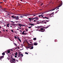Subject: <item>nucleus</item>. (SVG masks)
Instances as JSON below:
<instances>
[{
  "label": "nucleus",
  "mask_w": 63,
  "mask_h": 63,
  "mask_svg": "<svg viewBox=\"0 0 63 63\" xmlns=\"http://www.w3.org/2000/svg\"><path fill=\"white\" fill-rule=\"evenodd\" d=\"M7 52L8 53H9L10 52V51L9 50H8Z\"/></svg>",
  "instance_id": "20"
},
{
  "label": "nucleus",
  "mask_w": 63,
  "mask_h": 63,
  "mask_svg": "<svg viewBox=\"0 0 63 63\" xmlns=\"http://www.w3.org/2000/svg\"><path fill=\"white\" fill-rule=\"evenodd\" d=\"M15 38V39H17V37H16V36H15L14 37Z\"/></svg>",
  "instance_id": "34"
},
{
  "label": "nucleus",
  "mask_w": 63,
  "mask_h": 63,
  "mask_svg": "<svg viewBox=\"0 0 63 63\" xmlns=\"http://www.w3.org/2000/svg\"><path fill=\"white\" fill-rule=\"evenodd\" d=\"M18 49H19V47H17Z\"/></svg>",
  "instance_id": "49"
},
{
  "label": "nucleus",
  "mask_w": 63,
  "mask_h": 63,
  "mask_svg": "<svg viewBox=\"0 0 63 63\" xmlns=\"http://www.w3.org/2000/svg\"><path fill=\"white\" fill-rule=\"evenodd\" d=\"M11 57V59H13V57L12 56Z\"/></svg>",
  "instance_id": "47"
},
{
  "label": "nucleus",
  "mask_w": 63,
  "mask_h": 63,
  "mask_svg": "<svg viewBox=\"0 0 63 63\" xmlns=\"http://www.w3.org/2000/svg\"><path fill=\"white\" fill-rule=\"evenodd\" d=\"M23 32H25V31H23Z\"/></svg>",
  "instance_id": "63"
},
{
  "label": "nucleus",
  "mask_w": 63,
  "mask_h": 63,
  "mask_svg": "<svg viewBox=\"0 0 63 63\" xmlns=\"http://www.w3.org/2000/svg\"><path fill=\"white\" fill-rule=\"evenodd\" d=\"M15 57H16V58L17 57V56H16V55L15 56Z\"/></svg>",
  "instance_id": "38"
},
{
  "label": "nucleus",
  "mask_w": 63,
  "mask_h": 63,
  "mask_svg": "<svg viewBox=\"0 0 63 63\" xmlns=\"http://www.w3.org/2000/svg\"><path fill=\"white\" fill-rule=\"evenodd\" d=\"M41 32H45V29H44L43 31H40Z\"/></svg>",
  "instance_id": "21"
},
{
  "label": "nucleus",
  "mask_w": 63,
  "mask_h": 63,
  "mask_svg": "<svg viewBox=\"0 0 63 63\" xmlns=\"http://www.w3.org/2000/svg\"><path fill=\"white\" fill-rule=\"evenodd\" d=\"M20 57L19 56H18V57Z\"/></svg>",
  "instance_id": "56"
},
{
  "label": "nucleus",
  "mask_w": 63,
  "mask_h": 63,
  "mask_svg": "<svg viewBox=\"0 0 63 63\" xmlns=\"http://www.w3.org/2000/svg\"><path fill=\"white\" fill-rule=\"evenodd\" d=\"M25 54H28V53H27V52H25Z\"/></svg>",
  "instance_id": "33"
},
{
  "label": "nucleus",
  "mask_w": 63,
  "mask_h": 63,
  "mask_svg": "<svg viewBox=\"0 0 63 63\" xmlns=\"http://www.w3.org/2000/svg\"><path fill=\"white\" fill-rule=\"evenodd\" d=\"M15 61H16V59L13 58L12 59H11L10 62L11 63H13Z\"/></svg>",
  "instance_id": "2"
},
{
  "label": "nucleus",
  "mask_w": 63,
  "mask_h": 63,
  "mask_svg": "<svg viewBox=\"0 0 63 63\" xmlns=\"http://www.w3.org/2000/svg\"><path fill=\"white\" fill-rule=\"evenodd\" d=\"M39 43H41V40H39Z\"/></svg>",
  "instance_id": "42"
},
{
  "label": "nucleus",
  "mask_w": 63,
  "mask_h": 63,
  "mask_svg": "<svg viewBox=\"0 0 63 63\" xmlns=\"http://www.w3.org/2000/svg\"><path fill=\"white\" fill-rule=\"evenodd\" d=\"M29 25H31L32 26H34V24H29Z\"/></svg>",
  "instance_id": "14"
},
{
  "label": "nucleus",
  "mask_w": 63,
  "mask_h": 63,
  "mask_svg": "<svg viewBox=\"0 0 63 63\" xmlns=\"http://www.w3.org/2000/svg\"><path fill=\"white\" fill-rule=\"evenodd\" d=\"M42 27V26H39V27H36V28H39V27Z\"/></svg>",
  "instance_id": "27"
},
{
  "label": "nucleus",
  "mask_w": 63,
  "mask_h": 63,
  "mask_svg": "<svg viewBox=\"0 0 63 63\" xmlns=\"http://www.w3.org/2000/svg\"><path fill=\"white\" fill-rule=\"evenodd\" d=\"M44 23H45V24H46V23H47V22H44Z\"/></svg>",
  "instance_id": "59"
},
{
  "label": "nucleus",
  "mask_w": 63,
  "mask_h": 63,
  "mask_svg": "<svg viewBox=\"0 0 63 63\" xmlns=\"http://www.w3.org/2000/svg\"><path fill=\"white\" fill-rule=\"evenodd\" d=\"M15 61H17V62H18V61L17 60H15Z\"/></svg>",
  "instance_id": "43"
},
{
  "label": "nucleus",
  "mask_w": 63,
  "mask_h": 63,
  "mask_svg": "<svg viewBox=\"0 0 63 63\" xmlns=\"http://www.w3.org/2000/svg\"><path fill=\"white\" fill-rule=\"evenodd\" d=\"M63 3H62V1H61V3H60V4H59V5L58 6V7H61V6L62 5V4Z\"/></svg>",
  "instance_id": "4"
},
{
  "label": "nucleus",
  "mask_w": 63,
  "mask_h": 63,
  "mask_svg": "<svg viewBox=\"0 0 63 63\" xmlns=\"http://www.w3.org/2000/svg\"><path fill=\"white\" fill-rule=\"evenodd\" d=\"M20 17H21V18H22V17H24L23 16H20Z\"/></svg>",
  "instance_id": "29"
},
{
  "label": "nucleus",
  "mask_w": 63,
  "mask_h": 63,
  "mask_svg": "<svg viewBox=\"0 0 63 63\" xmlns=\"http://www.w3.org/2000/svg\"><path fill=\"white\" fill-rule=\"evenodd\" d=\"M26 31H28V29H26Z\"/></svg>",
  "instance_id": "41"
},
{
  "label": "nucleus",
  "mask_w": 63,
  "mask_h": 63,
  "mask_svg": "<svg viewBox=\"0 0 63 63\" xmlns=\"http://www.w3.org/2000/svg\"><path fill=\"white\" fill-rule=\"evenodd\" d=\"M29 21H32L31 20H29Z\"/></svg>",
  "instance_id": "64"
},
{
  "label": "nucleus",
  "mask_w": 63,
  "mask_h": 63,
  "mask_svg": "<svg viewBox=\"0 0 63 63\" xmlns=\"http://www.w3.org/2000/svg\"><path fill=\"white\" fill-rule=\"evenodd\" d=\"M32 28L31 27H28V28L29 29H30V28Z\"/></svg>",
  "instance_id": "37"
},
{
  "label": "nucleus",
  "mask_w": 63,
  "mask_h": 63,
  "mask_svg": "<svg viewBox=\"0 0 63 63\" xmlns=\"http://www.w3.org/2000/svg\"><path fill=\"white\" fill-rule=\"evenodd\" d=\"M50 26V25H49L48 26H47L46 27H44V28H45V29H46V28H48V27H49Z\"/></svg>",
  "instance_id": "11"
},
{
  "label": "nucleus",
  "mask_w": 63,
  "mask_h": 63,
  "mask_svg": "<svg viewBox=\"0 0 63 63\" xmlns=\"http://www.w3.org/2000/svg\"><path fill=\"white\" fill-rule=\"evenodd\" d=\"M3 31H4V32H5V30H3Z\"/></svg>",
  "instance_id": "50"
},
{
  "label": "nucleus",
  "mask_w": 63,
  "mask_h": 63,
  "mask_svg": "<svg viewBox=\"0 0 63 63\" xmlns=\"http://www.w3.org/2000/svg\"><path fill=\"white\" fill-rule=\"evenodd\" d=\"M40 16L42 17V18H44L43 17H43L44 16V15H43L41 14L40 15Z\"/></svg>",
  "instance_id": "13"
},
{
  "label": "nucleus",
  "mask_w": 63,
  "mask_h": 63,
  "mask_svg": "<svg viewBox=\"0 0 63 63\" xmlns=\"http://www.w3.org/2000/svg\"><path fill=\"white\" fill-rule=\"evenodd\" d=\"M19 26V27H21V26H24V25L21 24H18Z\"/></svg>",
  "instance_id": "5"
},
{
  "label": "nucleus",
  "mask_w": 63,
  "mask_h": 63,
  "mask_svg": "<svg viewBox=\"0 0 63 63\" xmlns=\"http://www.w3.org/2000/svg\"><path fill=\"white\" fill-rule=\"evenodd\" d=\"M24 15H26V16H29L28 14H24Z\"/></svg>",
  "instance_id": "23"
},
{
  "label": "nucleus",
  "mask_w": 63,
  "mask_h": 63,
  "mask_svg": "<svg viewBox=\"0 0 63 63\" xmlns=\"http://www.w3.org/2000/svg\"><path fill=\"white\" fill-rule=\"evenodd\" d=\"M35 17L33 18V19H35Z\"/></svg>",
  "instance_id": "60"
},
{
  "label": "nucleus",
  "mask_w": 63,
  "mask_h": 63,
  "mask_svg": "<svg viewBox=\"0 0 63 63\" xmlns=\"http://www.w3.org/2000/svg\"><path fill=\"white\" fill-rule=\"evenodd\" d=\"M18 28H19V29H21V28H19L18 27Z\"/></svg>",
  "instance_id": "44"
},
{
  "label": "nucleus",
  "mask_w": 63,
  "mask_h": 63,
  "mask_svg": "<svg viewBox=\"0 0 63 63\" xmlns=\"http://www.w3.org/2000/svg\"><path fill=\"white\" fill-rule=\"evenodd\" d=\"M29 20H32V18H29Z\"/></svg>",
  "instance_id": "28"
},
{
  "label": "nucleus",
  "mask_w": 63,
  "mask_h": 63,
  "mask_svg": "<svg viewBox=\"0 0 63 63\" xmlns=\"http://www.w3.org/2000/svg\"><path fill=\"white\" fill-rule=\"evenodd\" d=\"M43 21H45V20H43V21H42V23H43Z\"/></svg>",
  "instance_id": "51"
},
{
  "label": "nucleus",
  "mask_w": 63,
  "mask_h": 63,
  "mask_svg": "<svg viewBox=\"0 0 63 63\" xmlns=\"http://www.w3.org/2000/svg\"><path fill=\"white\" fill-rule=\"evenodd\" d=\"M17 39H19V37L18 36H17Z\"/></svg>",
  "instance_id": "40"
},
{
  "label": "nucleus",
  "mask_w": 63,
  "mask_h": 63,
  "mask_svg": "<svg viewBox=\"0 0 63 63\" xmlns=\"http://www.w3.org/2000/svg\"><path fill=\"white\" fill-rule=\"evenodd\" d=\"M4 56H1L0 57V59H2V58H4Z\"/></svg>",
  "instance_id": "8"
},
{
  "label": "nucleus",
  "mask_w": 63,
  "mask_h": 63,
  "mask_svg": "<svg viewBox=\"0 0 63 63\" xmlns=\"http://www.w3.org/2000/svg\"><path fill=\"white\" fill-rule=\"evenodd\" d=\"M40 29L41 30V31H42V30H44V29L42 28H41Z\"/></svg>",
  "instance_id": "25"
},
{
  "label": "nucleus",
  "mask_w": 63,
  "mask_h": 63,
  "mask_svg": "<svg viewBox=\"0 0 63 63\" xmlns=\"http://www.w3.org/2000/svg\"><path fill=\"white\" fill-rule=\"evenodd\" d=\"M33 45H34L35 46H37V45H38V43H36V42H35L34 43Z\"/></svg>",
  "instance_id": "9"
},
{
  "label": "nucleus",
  "mask_w": 63,
  "mask_h": 63,
  "mask_svg": "<svg viewBox=\"0 0 63 63\" xmlns=\"http://www.w3.org/2000/svg\"><path fill=\"white\" fill-rule=\"evenodd\" d=\"M15 54L16 55H17V52H16Z\"/></svg>",
  "instance_id": "22"
},
{
  "label": "nucleus",
  "mask_w": 63,
  "mask_h": 63,
  "mask_svg": "<svg viewBox=\"0 0 63 63\" xmlns=\"http://www.w3.org/2000/svg\"><path fill=\"white\" fill-rule=\"evenodd\" d=\"M27 15H24V16H27Z\"/></svg>",
  "instance_id": "48"
},
{
  "label": "nucleus",
  "mask_w": 63,
  "mask_h": 63,
  "mask_svg": "<svg viewBox=\"0 0 63 63\" xmlns=\"http://www.w3.org/2000/svg\"><path fill=\"white\" fill-rule=\"evenodd\" d=\"M19 41H20V42H21V40H20V39H18Z\"/></svg>",
  "instance_id": "35"
},
{
  "label": "nucleus",
  "mask_w": 63,
  "mask_h": 63,
  "mask_svg": "<svg viewBox=\"0 0 63 63\" xmlns=\"http://www.w3.org/2000/svg\"><path fill=\"white\" fill-rule=\"evenodd\" d=\"M32 47H31V48L30 49H33V46H34L33 45V44H32Z\"/></svg>",
  "instance_id": "6"
},
{
  "label": "nucleus",
  "mask_w": 63,
  "mask_h": 63,
  "mask_svg": "<svg viewBox=\"0 0 63 63\" xmlns=\"http://www.w3.org/2000/svg\"><path fill=\"white\" fill-rule=\"evenodd\" d=\"M43 3H42V4H41V6H42V5H43Z\"/></svg>",
  "instance_id": "46"
},
{
  "label": "nucleus",
  "mask_w": 63,
  "mask_h": 63,
  "mask_svg": "<svg viewBox=\"0 0 63 63\" xmlns=\"http://www.w3.org/2000/svg\"><path fill=\"white\" fill-rule=\"evenodd\" d=\"M11 22H14L13 21H10Z\"/></svg>",
  "instance_id": "54"
},
{
  "label": "nucleus",
  "mask_w": 63,
  "mask_h": 63,
  "mask_svg": "<svg viewBox=\"0 0 63 63\" xmlns=\"http://www.w3.org/2000/svg\"><path fill=\"white\" fill-rule=\"evenodd\" d=\"M14 44L16 46H17V45L16 43H14Z\"/></svg>",
  "instance_id": "36"
},
{
  "label": "nucleus",
  "mask_w": 63,
  "mask_h": 63,
  "mask_svg": "<svg viewBox=\"0 0 63 63\" xmlns=\"http://www.w3.org/2000/svg\"><path fill=\"white\" fill-rule=\"evenodd\" d=\"M19 56H22H22H23V55L22 54H20V53H19Z\"/></svg>",
  "instance_id": "7"
},
{
  "label": "nucleus",
  "mask_w": 63,
  "mask_h": 63,
  "mask_svg": "<svg viewBox=\"0 0 63 63\" xmlns=\"http://www.w3.org/2000/svg\"><path fill=\"white\" fill-rule=\"evenodd\" d=\"M41 15H39L38 16V17H41Z\"/></svg>",
  "instance_id": "39"
},
{
  "label": "nucleus",
  "mask_w": 63,
  "mask_h": 63,
  "mask_svg": "<svg viewBox=\"0 0 63 63\" xmlns=\"http://www.w3.org/2000/svg\"><path fill=\"white\" fill-rule=\"evenodd\" d=\"M21 46H22V47H23L22 44H21Z\"/></svg>",
  "instance_id": "53"
},
{
  "label": "nucleus",
  "mask_w": 63,
  "mask_h": 63,
  "mask_svg": "<svg viewBox=\"0 0 63 63\" xmlns=\"http://www.w3.org/2000/svg\"><path fill=\"white\" fill-rule=\"evenodd\" d=\"M32 20H33V19H32Z\"/></svg>",
  "instance_id": "61"
},
{
  "label": "nucleus",
  "mask_w": 63,
  "mask_h": 63,
  "mask_svg": "<svg viewBox=\"0 0 63 63\" xmlns=\"http://www.w3.org/2000/svg\"><path fill=\"white\" fill-rule=\"evenodd\" d=\"M3 1H4V2H5V3H6V0H3Z\"/></svg>",
  "instance_id": "55"
},
{
  "label": "nucleus",
  "mask_w": 63,
  "mask_h": 63,
  "mask_svg": "<svg viewBox=\"0 0 63 63\" xmlns=\"http://www.w3.org/2000/svg\"><path fill=\"white\" fill-rule=\"evenodd\" d=\"M9 24H7V27H9Z\"/></svg>",
  "instance_id": "19"
},
{
  "label": "nucleus",
  "mask_w": 63,
  "mask_h": 63,
  "mask_svg": "<svg viewBox=\"0 0 63 63\" xmlns=\"http://www.w3.org/2000/svg\"><path fill=\"white\" fill-rule=\"evenodd\" d=\"M37 21H36V20H34V21L33 22H37Z\"/></svg>",
  "instance_id": "30"
},
{
  "label": "nucleus",
  "mask_w": 63,
  "mask_h": 63,
  "mask_svg": "<svg viewBox=\"0 0 63 63\" xmlns=\"http://www.w3.org/2000/svg\"><path fill=\"white\" fill-rule=\"evenodd\" d=\"M6 32H8V31L7 30H6Z\"/></svg>",
  "instance_id": "58"
},
{
  "label": "nucleus",
  "mask_w": 63,
  "mask_h": 63,
  "mask_svg": "<svg viewBox=\"0 0 63 63\" xmlns=\"http://www.w3.org/2000/svg\"><path fill=\"white\" fill-rule=\"evenodd\" d=\"M36 39H37L36 38H33V40L34 41H36Z\"/></svg>",
  "instance_id": "18"
},
{
  "label": "nucleus",
  "mask_w": 63,
  "mask_h": 63,
  "mask_svg": "<svg viewBox=\"0 0 63 63\" xmlns=\"http://www.w3.org/2000/svg\"><path fill=\"white\" fill-rule=\"evenodd\" d=\"M49 21H47V20L46 22H48Z\"/></svg>",
  "instance_id": "52"
},
{
  "label": "nucleus",
  "mask_w": 63,
  "mask_h": 63,
  "mask_svg": "<svg viewBox=\"0 0 63 63\" xmlns=\"http://www.w3.org/2000/svg\"><path fill=\"white\" fill-rule=\"evenodd\" d=\"M28 46H31V45H32V44H30L29 43H28Z\"/></svg>",
  "instance_id": "24"
},
{
  "label": "nucleus",
  "mask_w": 63,
  "mask_h": 63,
  "mask_svg": "<svg viewBox=\"0 0 63 63\" xmlns=\"http://www.w3.org/2000/svg\"><path fill=\"white\" fill-rule=\"evenodd\" d=\"M11 32H12V33H14V31H13V30H11Z\"/></svg>",
  "instance_id": "31"
},
{
  "label": "nucleus",
  "mask_w": 63,
  "mask_h": 63,
  "mask_svg": "<svg viewBox=\"0 0 63 63\" xmlns=\"http://www.w3.org/2000/svg\"><path fill=\"white\" fill-rule=\"evenodd\" d=\"M35 19L36 20H39V18L38 17H35Z\"/></svg>",
  "instance_id": "15"
},
{
  "label": "nucleus",
  "mask_w": 63,
  "mask_h": 63,
  "mask_svg": "<svg viewBox=\"0 0 63 63\" xmlns=\"http://www.w3.org/2000/svg\"><path fill=\"white\" fill-rule=\"evenodd\" d=\"M2 55H5V53H4V52H3V53H2Z\"/></svg>",
  "instance_id": "26"
},
{
  "label": "nucleus",
  "mask_w": 63,
  "mask_h": 63,
  "mask_svg": "<svg viewBox=\"0 0 63 63\" xmlns=\"http://www.w3.org/2000/svg\"><path fill=\"white\" fill-rule=\"evenodd\" d=\"M21 1H22H22H23V0H21Z\"/></svg>",
  "instance_id": "57"
},
{
  "label": "nucleus",
  "mask_w": 63,
  "mask_h": 63,
  "mask_svg": "<svg viewBox=\"0 0 63 63\" xmlns=\"http://www.w3.org/2000/svg\"><path fill=\"white\" fill-rule=\"evenodd\" d=\"M16 61L14 62V63H16Z\"/></svg>",
  "instance_id": "45"
},
{
  "label": "nucleus",
  "mask_w": 63,
  "mask_h": 63,
  "mask_svg": "<svg viewBox=\"0 0 63 63\" xmlns=\"http://www.w3.org/2000/svg\"><path fill=\"white\" fill-rule=\"evenodd\" d=\"M22 34L23 35H26V33H24V32H23L22 33Z\"/></svg>",
  "instance_id": "12"
},
{
  "label": "nucleus",
  "mask_w": 63,
  "mask_h": 63,
  "mask_svg": "<svg viewBox=\"0 0 63 63\" xmlns=\"http://www.w3.org/2000/svg\"><path fill=\"white\" fill-rule=\"evenodd\" d=\"M0 7L1 8H2V7L0 6Z\"/></svg>",
  "instance_id": "62"
},
{
  "label": "nucleus",
  "mask_w": 63,
  "mask_h": 63,
  "mask_svg": "<svg viewBox=\"0 0 63 63\" xmlns=\"http://www.w3.org/2000/svg\"><path fill=\"white\" fill-rule=\"evenodd\" d=\"M54 12H52V13L50 14L49 15V16L50 17H52V16H53V15H54Z\"/></svg>",
  "instance_id": "3"
},
{
  "label": "nucleus",
  "mask_w": 63,
  "mask_h": 63,
  "mask_svg": "<svg viewBox=\"0 0 63 63\" xmlns=\"http://www.w3.org/2000/svg\"><path fill=\"white\" fill-rule=\"evenodd\" d=\"M43 18H46V19H49V18H48V17H43Z\"/></svg>",
  "instance_id": "16"
},
{
  "label": "nucleus",
  "mask_w": 63,
  "mask_h": 63,
  "mask_svg": "<svg viewBox=\"0 0 63 63\" xmlns=\"http://www.w3.org/2000/svg\"><path fill=\"white\" fill-rule=\"evenodd\" d=\"M58 7H56V8H55V9L52 10L51 11H54V10H55V9H57Z\"/></svg>",
  "instance_id": "17"
},
{
  "label": "nucleus",
  "mask_w": 63,
  "mask_h": 63,
  "mask_svg": "<svg viewBox=\"0 0 63 63\" xmlns=\"http://www.w3.org/2000/svg\"><path fill=\"white\" fill-rule=\"evenodd\" d=\"M11 17H12V19L15 18V19H16V20H18L19 19V17H18V16H11Z\"/></svg>",
  "instance_id": "1"
},
{
  "label": "nucleus",
  "mask_w": 63,
  "mask_h": 63,
  "mask_svg": "<svg viewBox=\"0 0 63 63\" xmlns=\"http://www.w3.org/2000/svg\"><path fill=\"white\" fill-rule=\"evenodd\" d=\"M31 47V46H28L27 48H30Z\"/></svg>",
  "instance_id": "10"
},
{
  "label": "nucleus",
  "mask_w": 63,
  "mask_h": 63,
  "mask_svg": "<svg viewBox=\"0 0 63 63\" xmlns=\"http://www.w3.org/2000/svg\"><path fill=\"white\" fill-rule=\"evenodd\" d=\"M42 23V22H39V23H38V22L37 23L38 24H39V23Z\"/></svg>",
  "instance_id": "32"
}]
</instances>
